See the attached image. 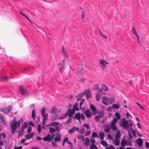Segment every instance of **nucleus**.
<instances>
[{"instance_id": "obj_1", "label": "nucleus", "mask_w": 149, "mask_h": 149, "mask_svg": "<svg viewBox=\"0 0 149 149\" xmlns=\"http://www.w3.org/2000/svg\"><path fill=\"white\" fill-rule=\"evenodd\" d=\"M115 102V99L113 97H110L109 98H107L105 97H102V102L105 104H107L106 102L109 104H111Z\"/></svg>"}, {"instance_id": "obj_2", "label": "nucleus", "mask_w": 149, "mask_h": 149, "mask_svg": "<svg viewBox=\"0 0 149 149\" xmlns=\"http://www.w3.org/2000/svg\"><path fill=\"white\" fill-rule=\"evenodd\" d=\"M19 90L21 94L24 96L28 97L29 95V93L25 88L22 86H19Z\"/></svg>"}, {"instance_id": "obj_3", "label": "nucleus", "mask_w": 149, "mask_h": 149, "mask_svg": "<svg viewBox=\"0 0 149 149\" xmlns=\"http://www.w3.org/2000/svg\"><path fill=\"white\" fill-rule=\"evenodd\" d=\"M120 125L123 128H129V124L128 121L125 118H123L120 123Z\"/></svg>"}, {"instance_id": "obj_4", "label": "nucleus", "mask_w": 149, "mask_h": 149, "mask_svg": "<svg viewBox=\"0 0 149 149\" xmlns=\"http://www.w3.org/2000/svg\"><path fill=\"white\" fill-rule=\"evenodd\" d=\"M99 63L100 66L102 69H104L106 67V64H109V63L105 60H102L100 59L99 60Z\"/></svg>"}, {"instance_id": "obj_5", "label": "nucleus", "mask_w": 149, "mask_h": 149, "mask_svg": "<svg viewBox=\"0 0 149 149\" xmlns=\"http://www.w3.org/2000/svg\"><path fill=\"white\" fill-rule=\"evenodd\" d=\"M12 106H9L8 107L3 108L0 110V111L3 112L4 113L7 114L10 112L12 109Z\"/></svg>"}, {"instance_id": "obj_6", "label": "nucleus", "mask_w": 149, "mask_h": 149, "mask_svg": "<svg viewBox=\"0 0 149 149\" xmlns=\"http://www.w3.org/2000/svg\"><path fill=\"white\" fill-rule=\"evenodd\" d=\"M132 32L133 33L137 38V42L139 44H140V38L139 35L137 34V32L134 26L132 28Z\"/></svg>"}, {"instance_id": "obj_7", "label": "nucleus", "mask_w": 149, "mask_h": 149, "mask_svg": "<svg viewBox=\"0 0 149 149\" xmlns=\"http://www.w3.org/2000/svg\"><path fill=\"white\" fill-rule=\"evenodd\" d=\"M16 118H15L13 119L11 122V124L10 125V128L17 129V123L16 121Z\"/></svg>"}, {"instance_id": "obj_8", "label": "nucleus", "mask_w": 149, "mask_h": 149, "mask_svg": "<svg viewBox=\"0 0 149 149\" xmlns=\"http://www.w3.org/2000/svg\"><path fill=\"white\" fill-rule=\"evenodd\" d=\"M85 95H86V98L87 100H88L89 98V96L91 97V90L89 89L86 90L84 91Z\"/></svg>"}, {"instance_id": "obj_9", "label": "nucleus", "mask_w": 149, "mask_h": 149, "mask_svg": "<svg viewBox=\"0 0 149 149\" xmlns=\"http://www.w3.org/2000/svg\"><path fill=\"white\" fill-rule=\"evenodd\" d=\"M67 111L68 113V116L70 117H72V115L75 113V111L73 109H68Z\"/></svg>"}, {"instance_id": "obj_10", "label": "nucleus", "mask_w": 149, "mask_h": 149, "mask_svg": "<svg viewBox=\"0 0 149 149\" xmlns=\"http://www.w3.org/2000/svg\"><path fill=\"white\" fill-rule=\"evenodd\" d=\"M84 113L86 116L88 118L91 117L92 116V113L89 109L86 110Z\"/></svg>"}, {"instance_id": "obj_11", "label": "nucleus", "mask_w": 149, "mask_h": 149, "mask_svg": "<svg viewBox=\"0 0 149 149\" xmlns=\"http://www.w3.org/2000/svg\"><path fill=\"white\" fill-rule=\"evenodd\" d=\"M61 53L65 57H66L67 58H68V54L66 50L65 49V48L63 46H62Z\"/></svg>"}, {"instance_id": "obj_12", "label": "nucleus", "mask_w": 149, "mask_h": 149, "mask_svg": "<svg viewBox=\"0 0 149 149\" xmlns=\"http://www.w3.org/2000/svg\"><path fill=\"white\" fill-rule=\"evenodd\" d=\"M0 119L1 120V122L4 126L7 125L5 120L4 119V117L3 115L0 114Z\"/></svg>"}, {"instance_id": "obj_13", "label": "nucleus", "mask_w": 149, "mask_h": 149, "mask_svg": "<svg viewBox=\"0 0 149 149\" xmlns=\"http://www.w3.org/2000/svg\"><path fill=\"white\" fill-rule=\"evenodd\" d=\"M79 128L76 127H73L72 129L70 130L69 131V132L70 133H72L75 131H78Z\"/></svg>"}, {"instance_id": "obj_14", "label": "nucleus", "mask_w": 149, "mask_h": 149, "mask_svg": "<svg viewBox=\"0 0 149 149\" xmlns=\"http://www.w3.org/2000/svg\"><path fill=\"white\" fill-rule=\"evenodd\" d=\"M34 133H31L29 134H26L25 135V139H26L29 140L32 138L34 135Z\"/></svg>"}, {"instance_id": "obj_15", "label": "nucleus", "mask_w": 149, "mask_h": 149, "mask_svg": "<svg viewBox=\"0 0 149 149\" xmlns=\"http://www.w3.org/2000/svg\"><path fill=\"white\" fill-rule=\"evenodd\" d=\"M136 143L139 146H141L143 144V142L142 139L141 138H139L138 139L136 140Z\"/></svg>"}, {"instance_id": "obj_16", "label": "nucleus", "mask_w": 149, "mask_h": 149, "mask_svg": "<svg viewBox=\"0 0 149 149\" xmlns=\"http://www.w3.org/2000/svg\"><path fill=\"white\" fill-rule=\"evenodd\" d=\"M78 104L77 103H75L73 106V109L75 111H79V109L78 108Z\"/></svg>"}, {"instance_id": "obj_17", "label": "nucleus", "mask_w": 149, "mask_h": 149, "mask_svg": "<svg viewBox=\"0 0 149 149\" xmlns=\"http://www.w3.org/2000/svg\"><path fill=\"white\" fill-rule=\"evenodd\" d=\"M81 114L79 113H77L75 114L74 117H73V118L74 119H77L78 120H79L81 118Z\"/></svg>"}, {"instance_id": "obj_18", "label": "nucleus", "mask_w": 149, "mask_h": 149, "mask_svg": "<svg viewBox=\"0 0 149 149\" xmlns=\"http://www.w3.org/2000/svg\"><path fill=\"white\" fill-rule=\"evenodd\" d=\"M43 140L45 141H51L50 139V135L49 134L46 137L43 138Z\"/></svg>"}, {"instance_id": "obj_19", "label": "nucleus", "mask_w": 149, "mask_h": 149, "mask_svg": "<svg viewBox=\"0 0 149 149\" xmlns=\"http://www.w3.org/2000/svg\"><path fill=\"white\" fill-rule=\"evenodd\" d=\"M128 141H127L124 139H123L121 141V146L122 147L126 145L127 142H128Z\"/></svg>"}, {"instance_id": "obj_20", "label": "nucleus", "mask_w": 149, "mask_h": 149, "mask_svg": "<svg viewBox=\"0 0 149 149\" xmlns=\"http://www.w3.org/2000/svg\"><path fill=\"white\" fill-rule=\"evenodd\" d=\"M54 141L55 142L60 141H61V136L59 134H58L57 136L55 137Z\"/></svg>"}, {"instance_id": "obj_21", "label": "nucleus", "mask_w": 149, "mask_h": 149, "mask_svg": "<svg viewBox=\"0 0 149 149\" xmlns=\"http://www.w3.org/2000/svg\"><path fill=\"white\" fill-rule=\"evenodd\" d=\"M99 136L100 139L103 140L104 137V134L103 132H100L99 134Z\"/></svg>"}, {"instance_id": "obj_22", "label": "nucleus", "mask_w": 149, "mask_h": 149, "mask_svg": "<svg viewBox=\"0 0 149 149\" xmlns=\"http://www.w3.org/2000/svg\"><path fill=\"white\" fill-rule=\"evenodd\" d=\"M105 128L104 129V131L106 132H109L110 131V127L108 125H105Z\"/></svg>"}, {"instance_id": "obj_23", "label": "nucleus", "mask_w": 149, "mask_h": 149, "mask_svg": "<svg viewBox=\"0 0 149 149\" xmlns=\"http://www.w3.org/2000/svg\"><path fill=\"white\" fill-rule=\"evenodd\" d=\"M112 108L114 109H118L120 108V105L118 104H113L112 105Z\"/></svg>"}, {"instance_id": "obj_24", "label": "nucleus", "mask_w": 149, "mask_h": 149, "mask_svg": "<svg viewBox=\"0 0 149 149\" xmlns=\"http://www.w3.org/2000/svg\"><path fill=\"white\" fill-rule=\"evenodd\" d=\"M90 109L92 111L97 110V109L95 106L91 104Z\"/></svg>"}, {"instance_id": "obj_25", "label": "nucleus", "mask_w": 149, "mask_h": 149, "mask_svg": "<svg viewBox=\"0 0 149 149\" xmlns=\"http://www.w3.org/2000/svg\"><path fill=\"white\" fill-rule=\"evenodd\" d=\"M117 119L116 118H114L113 120L111 121V125H116V124L117 122Z\"/></svg>"}, {"instance_id": "obj_26", "label": "nucleus", "mask_w": 149, "mask_h": 149, "mask_svg": "<svg viewBox=\"0 0 149 149\" xmlns=\"http://www.w3.org/2000/svg\"><path fill=\"white\" fill-rule=\"evenodd\" d=\"M102 89L103 91H107L108 90V87L104 84L102 85Z\"/></svg>"}, {"instance_id": "obj_27", "label": "nucleus", "mask_w": 149, "mask_h": 149, "mask_svg": "<svg viewBox=\"0 0 149 149\" xmlns=\"http://www.w3.org/2000/svg\"><path fill=\"white\" fill-rule=\"evenodd\" d=\"M85 142L84 143L85 145L86 146H88L89 144V140L88 138H86L85 139Z\"/></svg>"}, {"instance_id": "obj_28", "label": "nucleus", "mask_w": 149, "mask_h": 149, "mask_svg": "<svg viewBox=\"0 0 149 149\" xmlns=\"http://www.w3.org/2000/svg\"><path fill=\"white\" fill-rule=\"evenodd\" d=\"M31 117L34 119H35L36 117L35 114V111L34 109H33L32 111Z\"/></svg>"}, {"instance_id": "obj_29", "label": "nucleus", "mask_w": 149, "mask_h": 149, "mask_svg": "<svg viewBox=\"0 0 149 149\" xmlns=\"http://www.w3.org/2000/svg\"><path fill=\"white\" fill-rule=\"evenodd\" d=\"M24 129L23 128L21 127L20 130V131L19 132V133H20V134L22 136L24 135Z\"/></svg>"}, {"instance_id": "obj_30", "label": "nucleus", "mask_w": 149, "mask_h": 149, "mask_svg": "<svg viewBox=\"0 0 149 149\" xmlns=\"http://www.w3.org/2000/svg\"><path fill=\"white\" fill-rule=\"evenodd\" d=\"M65 68V65H62L61 68H59V70L61 73H62L63 71V70Z\"/></svg>"}, {"instance_id": "obj_31", "label": "nucleus", "mask_w": 149, "mask_h": 149, "mask_svg": "<svg viewBox=\"0 0 149 149\" xmlns=\"http://www.w3.org/2000/svg\"><path fill=\"white\" fill-rule=\"evenodd\" d=\"M43 117V120L47 121V119L48 115L47 113L43 114V115L42 116Z\"/></svg>"}, {"instance_id": "obj_32", "label": "nucleus", "mask_w": 149, "mask_h": 149, "mask_svg": "<svg viewBox=\"0 0 149 149\" xmlns=\"http://www.w3.org/2000/svg\"><path fill=\"white\" fill-rule=\"evenodd\" d=\"M49 132L51 134H53V133L55 132V129L52 127H50L49 128Z\"/></svg>"}, {"instance_id": "obj_33", "label": "nucleus", "mask_w": 149, "mask_h": 149, "mask_svg": "<svg viewBox=\"0 0 149 149\" xmlns=\"http://www.w3.org/2000/svg\"><path fill=\"white\" fill-rule=\"evenodd\" d=\"M92 137L95 138L97 137L98 138V136L97 133L95 132H93L92 134Z\"/></svg>"}, {"instance_id": "obj_34", "label": "nucleus", "mask_w": 149, "mask_h": 149, "mask_svg": "<svg viewBox=\"0 0 149 149\" xmlns=\"http://www.w3.org/2000/svg\"><path fill=\"white\" fill-rule=\"evenodd\" d=\"M57 111L56 107L54 106L52 107L51 112L54 113H55Z\"/></svg>"}, {"instance_id": "obj_35", "label": "nucleus", "mask_w": 149, "mask_h": 149, "mask_svg": "<svg viewBox=\"0 0 149 149\" xmlns=\"http://www.w3.org/2000/svg\"><path fill=\"white\" fill-rule=\"evenodd\" d=\"M120 143V141L117 139H116L114 141V144L116 146H118Z\"/></svg>"}, {"instance_id": "obj_36", "label": "nucleus", "mask_w": 149, "mask_h": 149, "mask_svg": "<svg viewBox=\"0 0 149 149\" xmlns=\"http://www.w3.org/2000/svg\"><path fill=\"white\" fill-rule=\"evenodd\" d=\"M59 124L58 122H53L51 123V125L52 126H55L56 125H57Z\"/></svg>"}, {"instance_id": "obj_37", "label": "nucleus", "mask_w": 149, "mask_h": 149, "mask_svg": "<svg viewBox=\"0 0 149 149\" xmlns=\"http://www.w3.org/2000/svg\"><path fill=\"white\" fill-rule=\"evenodd\" d=\"M120 136L121 135L120 134V132L119 131L117 132L116 134V139H118V138L120 137Z\"/></svg>"}, {"instance_id": "obj_38", "label": "nucleus", "mask_w": 149, "mask_h": 149, "mask_svg": "<svg viewBox=\"0 0 149 149\" xmlns=\"http://www.w3.org/2000/svg\"><path fill=\"white\" fill-rule=\"evenodd\" d=\"M111 128L113 131L116 130L117 129V127L116 125H111Z\"/></svg>"}, {"instance_id": "obj_39", "label": "nucleus", "mask_w": 149, "mask_h": 149, "mask_svg": "<svg viewBox=\"0 0 149 149\" xmlns=\"http://www.w3.org/2000/svg\"><path fill=\"white\" fill-rule=\"evenodd\" d=\"M28 125V123L26 122H24L22 127V128H23L24 129L26 128Z\"/></svg>"}, {"instance_id": "obj_40", "label": "nucleus", "mask_w": 149, "mask_h": 149, "mask_svg": "<svg viewBox=\"0 0 149 149\" xmlns=\"http://www.w3.org/2000/svg\"><path fill=\"white\" fill-rule=\"evenodd\" d=\"M101 144L104 147H107V143L106 141H102Z\"/></svg>"}, {"instance_id": "obj_41", "label": "nucleus", "mask_w": 149, "mask_h": 149, "mask_svg": "<svg viewBox=\"0 0 149 149\" xmlns=\"http://www.w3.org/2000/svg\"><path fill=\"white\" fill-rule=\"evenodd\" d=\"M115 115L117 118V119H120V115L119 113L118 112H116L115 113Z\"/></svg>"}, {"instance_id": "obj_42", "label": "nucleus", "mask_w": 149, "mask_h": 149, "mask_svg": "<svg viewBox=\"0 0 149 149\" xmlns=\"http://www.w3.org/2000/svg\"><path fill=\"white\" fill-rule=\"evenodd\" d=\"M46 109L45 107H43L41 110V113L42 116L43 115V114H45Z\"/></svg>"}, {"instance_id": "obj_43", "label": "nucleus", "mask_w": 149, "mask_h": 149, "mask_svg": "<svg viewBox=\"0 0 149 149\" xmlns=\"http://www.w3.org/2000/svg\"><path fill=\"white\" fill-rule=\"evenodd\" d=\"M104 112L103 111H100V113H99V114H98V116L99 117V116H102L101 117V118H102L104 116Z\"/></svg>"}, {"instance_id": "obj_44", "label": "nucleus", "mask_w": 149, "mask_h": 149, "mask_svg": "<svg viewBox=\"0 0 149 149\" xmlns=\"http://www.w3.org/2000/svg\"><path fill=\"white\" fill-rule=\"evenodd\" d=\"M101 98L100 95L97 94L96 95V100L97 101H99Z\"/></svg>"}, {"instance_id": "obj_45", "label": "nucleus", "mask_w": 149, "mask_h": 149, "mask_svg": "<svg viewBox=\"0 0 149 149\" xmlns=\"http://www.w3.org/2000/svg\"><path fill=\"white\" fill-rule=\"evenodd\" d=\"M38 132L39 133L41 131V125L40 124H39L38 125Z\"/></svg>"}, {"instance_id": "obj_46", "label": "nucleus", "mask_w": 149, "mask_h": 149, "mask_svg": "<svg viewBox=\"0 0 149 149\" xmlns=\"http://www.w3.org/2000/svg\"><path fill=\"white\" fill-rule=\"evenodd\" d=\"M101 116H99V117L98 116H95V120L97 122H98L100 120V118H101Z\"/></svg>"}, {"instance_id": "obj_47", "label": "nucleus", "mask_w": 149, "mask_h": 149, "mask_svg": "<svg viewBox=\"0 0 149 149\" xmlns=\"http://www.w3.org/2000/svg\"><path fill=\"white\" fill-rule=\"evenodd\" d=\"M91 149H97V148L95 145L92 144L91 146Z\"/></svg>"}, {"instance_id": "obj_48", "label": "nucleus", "mask_w": 149, "mask_h": 149, "mask_svg": "<svg viewBox=\"0 0 149 149\" xmlns=\"http://www.w3.org/2000/svg\"><path fill=\"white\" fill-rule=\"evenodd\" d=\"M32 130V127L31 126H29L27 129V132L29 133L31 132Z\"/></svg>"}, {"instance_id": "obj_49", "label": "nucleus", "mask_w": 149, "mask_h": 149, "mask_svg": "<svg viewBox=\"0 0 149 149\" xmlns=\"http://www.w3.org/2000/svg\"><path fill=\"white\" fill-rule=\"evenodd\" d=\"M72 117H70V118H69L67 121H66V122L65 123V124H67L68 123H70L71 122L72 120Z\"/></svg>"}, {"instance_id": "obj_50", "label": "nucleus", "mask_w": 149, "mask_h": 149, "mask_svg": "<svg viewBox=\"0 0 149 149\" xmlns=\"http://www.w3.org/2000/svg\"><path fill=\"white\" fill-rule=\"evenodd\" d=\"M91 134V132L90 131L88 130L87 131H86L85 132V135L86 136H87L89 135L90 134Z\"/></svg>"}, {"instance_id": "obj_51", "label": "nucleus", "mask_w": 149, "mask_h": 149, "mask_svg": "<svg viewBox=\"0 0 149 149\" xmlns=\"http://www.w3.org/2000/svg\"><path fill=\"white\" fill-rule=\"evenodd\" d=\"M83 126L86 127L87 129L89 128V125L88 123H84L83 124Z\"/></svg>"}, {"instance_id": "obj_52", "label": "nucleus", "mask_w": 149, "mask_h": 149, "mask_svg": "<svg viewBox=\"0 0 149 149\" xmlns=\"http://www.w3.org/2000/svg\"><path fill=\"white\" fill-rule=\"evenodd\" d=\"M11 129V131H12V134L13 135H14L15 134V130L17 129L12 128V129Z\"/></svg>"}, {"instance_id": "obj_53", "label": "nucleus", "mask_w": 149, "mask_h": 149, "mask_svg": "<svg viewBox=\"0 0 149 149\" xmlns=\"http://www.w3.org/2000/svg\"><path fill=\"white\" fill-rule=\"evenodd\" d=\"M2 79L5 81H7L8 79V77L6 76H3L2 77Z\"/></svg>"}, {"instance_id": "obj_54", "label": "nucleus", "mask_w": 149, "mask_h": 149, "mask_svg": "<svg viewBox=\"0 0 149 149\" xmlns=\"http://www.w3.org/2000/svg\"><path fill=\"white\" fill-rule=\"evenodd\" d=\"M28 124H29V125H31L33 127H35V125L33 123V122L31 121H30Z\"/></svg>"}, {"instance_id": "obj_55", "label": "nucleus", "mask_w": 149, "mask_h": 149, "mask_svg": "<svg viewBox=\"0 0 149 149\" xmlns=\"http://www.w3.org/2000/svg\"><path fill=\"white\" fill-rule=\"evenodd\" d=\"M136 104L138 105V106L141 109L143 110H144V108L141 106V104L138 102H136Z\"/></svg>"}, {"instance_id": "obj_56", "label": "nucleus", "mask_w": 149, "mask_h": 149, "mask_svg": "<svg viewBox=\"0 0 149 149\" xmlns=\"http://www.w3.org/2000/svg\"><path fill=\"white\" fill-rule=\"evenodd\" d=\"M84 131L85 130H84V129L83 128H82L80 130L79 132L81 134H83L84 132Z\"/></svg>"}, {"instance_id": "obj_57", "label": "nucleus", "mask_w": 149, "mask_h": 149, "mask_svg": "<svg viewBox=\"0 0 149 149\" xmlns=\"http://www.w3.org/2000/svg\"><path fill=\"white\" fill-rule=\"evenodd\" d=\"M81 118L82 120H84L85 119V117L84 115L82 113L81 115Z\"/></svg>"}, {"instance_id": "obj_58", "label": "nucleus", "mask_w": 149, "mask_h": 149, "mask_svg": "<svg viewBox=\"0 0 149 149\" xmlns=\"http://www.w3.org/2000/svg\"><path fill=\"white\" fill-rule=\"evenodd\" d=\"M95 142V141L94 139L91 138V143L92 144H93Z\"/></svg>"}, {"instance_id": "obj_59", "label": "nucleus", "mask_w": 149, "mask_h": 149, "mask_svg": "<svg viewBox=\"0 0 149 149\" xmlns=\"http://www.w3.org/2000/svg\"><path fill=\"white\" fill-rule=\"evenodd\" d=\"M78 138L79 139H82L83 140L84 138V137L83 135H79L78 136Z\"/></svg>"}, {"instance_id": "obj_60", "label": "nucleus", "mask_w": 149, "mask_h": 149, "mask_svg": "<svg viewBox=\"0 0 149 149\" xmlns=\"http://www.w3.org/2000/svg\"><path fill=\"white\" fill-rule=\"evenodd\" d=\"M128 135L130 137L131 139H132L133 138V137L132 135H131V133L130 132V131H128Z\"/></svg>"}, {"instance_id": "obj_61", "label": "nucleus", "mask_w": 149, "mask_h": 149, "mask_svg": "<svg viewBox=\"0 0 149 149\" xmlns=\"http://www.w3.org/2000/svg\"><path fill=\"white\" fill-rule=\"evenodd\" d=\"M107 136L110 140H112L113 139L112 136L110 134L108 135Z\"/></svg>"}, {"instance_id": "obj_62", "label": "nucleus", "mask_w": 149, "mask_h": 149, "mask_svg": "<svg viewBox=\"0 0 149 149\" xmlns=\"http://www.w3.org/2000/svg\"><path fill=\"white\" fill-rule=\"evenodd\" d=\"M85 15L84 13V11H83V13L81 15V18L82 19H83L85 17Z\"/></svg>"}, {"instance_id": "obj_63", "label": "nucleus", "mask_w": 149, "mask_h": 149, "mask_svg": "<svg viewBox=\"0 0 149 149\" xmlns=\"http://www.w3.org/2000/svg\"><path fill=\"white\" fill-rule=\"evenodd\" d=\"M55 130L56 131H59V127L58 126H56L55 127Z\"/></svg>"}, {"instance_id": "obj_64", "label": "nucleus", "mask_w": 149, "mask_h": 149, "mask_svg": "<svg viewBox=\"0 0 149 149\" xmlns=\"http://www.w3.org/2000/svg\"><path fill=\"white\" fill-rule=\"evenodd\" d=\"M22 146H19L18 147H15V149H22Z\"/></svg>"}]
</instances>
